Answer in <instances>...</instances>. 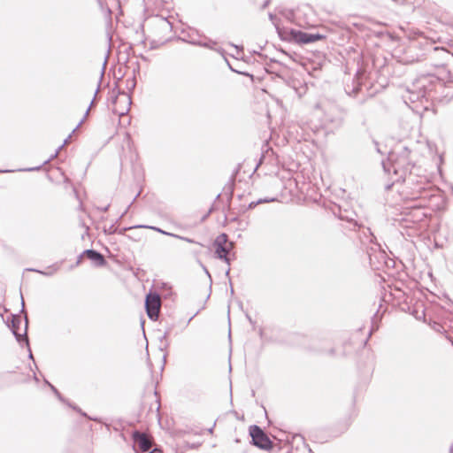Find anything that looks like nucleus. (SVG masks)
Here are the masks:
<instances>
[{
	"instance_id": "9d476101",
	"label": "nucleus",
	"mask_w": 453,
	"mask_h": 453,
	"mask_svg": "<svg viewBox=\"0 0 453 453\" xmlns=\"http://www.w3.org/2000/svg\"><path fill=\"white\" fill-rule=\"evenodd\" d=\"M132 437L134 443L142 452H148L152 449V441L146 434L134 431Z\"/></svg>"
},
{
	"instance_id": "f3484780",
	"label": "nucleus",
	"mask_w": 453,
	"mask_h": 453,
	"mask_svg": "<svg viewBox=\"0 0 453 453\" xmlns=\"http://www.w3.org/2000/svg\"><path fill=\"white\" fill-rule=\"evenodd\" d=\"M71 137H72V134H69V136L64 141V142L58 148L56 152L51 156V158H55L58 157L60 150L69 142V140L71 139Z\"/></svg>"
},
{
	"instance_id": "bb28decb",
	"label": "nucleus",
	"mask_w": 453,
	"mask_h": 453,
	"mask_svg": "<svg viewBox=\"0 0 453 453\" xmlns=\"http://www.w3.org/2000/svg\"><path fill=\"white\" fill-rule=\"evenodd\" d=\"M114 229H115V228L113 227V226H111V228H110L109 234H111V232H113V231H114Z\"/></svg>"
},
{
	"instance_id": "4468645a",
	"label": "nucleus",
	"mask_w": 453,
	"mask_h": 453,
	"mask_svg": "<svg viewBox=\"0 0 453 453\" xmlns=\"http://www.w3.org/2000/svg\"><path fill=\"white\" fill-rule=\"evenodd\" d=\"M188 42H190L191 44H194V45H199V46H203V47H206V48H211V45H209V43L207 42H205V39H202V38H193L190 36V40L188 41Z\"/></svg>"
},
{
	"instance_id": "9b49d317",
	"label": "nucleus",
	"mask_w": 453,
	"mask_h": 453,
	"mask_svg": "<svg viewBox=\"0 0 453 453\" xmlns=\"http://www.w3.org/2000/svg\"><path fill=\"white\" fill-rule=\"evenodd\" d=\"M82 256L87 257L89 260L93 261L96 266H104L106 264L104 257L95 250H86L81 255L80 259Z\"/></svg>"
},
{
	"instance_id": "f8f14e48",
	"label": "nucleus",
	"mask_w": 453,
	"mask_h": 453,
	"mask_svg": "<svg viewBox=\"0 0 453 453\" xmlns=\"http://www.w3.org/2000/svg\"><path fill=\"white\" fill-rule=\"evenodd\" d=\"M60 268V265L58 264H53L50 266H48L45 270H36V269H30V271L36 272L44 276H52L54 275Z\"/></svg>"
},
{
	"instance_id": "f03ea898",
	"label": "nucleus",
	"mask_w": 453,
	"mask_h": 453,
	"mask_svg": "<svg viewBox=\"0 0 453 453\" xmlns=\"http://www.w3.org/2000/svg\"><path fill=\"white\" fill-rule=\"evenodd\" d=\"M363 245L369 244L366 248V253L369 257V263L372 269L381 270L384 266H388V257L380 245L376 242V238L371 232L370 228L363 231V236H360Z\"/></svg>"
},
{
	"instance_id": "412c9836",
	"label": "nucleus",
	"mask_w": 453,
	"mask_h": 453,
	"mask_svg": "<svg viewBox=\"0 0 453 453\" xmlns=\"http://www.w3.org/2000/svg\"><path fill=\"white\" fill-rule=\"evenodd\" d=\"M48 384L50 385V388H51V389H52V391L55 393V395H57V396L61 400V401H63V398H62V396H61L60 393L58 392V390L54 386H52L51 384H50V383H48Z\"/></svg>"
},
{
	"instance_id": "2eb2a0df",
	"label": "nucleus",
	"mask_w": 453,
	"mask_h": 453,
	"mask_svg": "<svg viewBox=\"0 0 453 453\" xmlns=\"http://www.w3.org/2000/svg\"><path fill=\"white\" fill-rule=\"evenodd\" d=\"M134 227H140V228H149V229H152V230H155L158 233H161L163 234H165V235H169V236H172V233H168V232H165L158 227H156V226H147V225H138V226H134Z\"/></svg>"
},
{
	"instance_id": "473e14b6",
	"label": "nucleus",
	"mask_w": 453,
	"mask_h": 453,
	"mask_svg": "<svg viewBox=\"0 0 453 453\" xmlns=\"http://www.w3.org/2000/svg\"><path fill=\"white\" fill-rule=\"evenodd\" d=\"M309 452H310V453H313V452L311 451V449H309Z\"/></svg>"
},
{
	"instance_id": "4be33fe9",
	"label": "nucleus",
	"mask_w": 453,
	"mask_h": 453,
	"mask_svg": "<svg viewBox=\"0 0 453 453\" xmlns=\"http://www.w3.org/2000/svg\"><path fill=\"white\" fill-rule=\"evenodd\" d=\"M121 96H123L126 98L128 105H130L131 104V96L125 92L121 93Z\"/></svg>"
},
{
	"instance_id": "ddd939ff",
	"label": "nucleus",
	"mask_w": 453,
	"mask_h": 453,
	"mask_svg": "<svg viewBox=\"0 0 453 453\" xmlns=\"http://www.w3.org/2000/svg\"><path fill=\"white\" fill-rule=\"evenodd\" d=\"M276 201V198L274 197H265L264 199H258L257 201H253L250 203L248 208L249 209H254L257 205L263 203H271Z\"/></svg>"
},
{
	"instance_id": "c756f323",
	"label": "nucleus",
	"mask_w": 453,
	"mask_h": 453,
	"mask_svg": "<svg viewBox=\"0 0 453 453\" xmlns=\"http://www.w3.org/2000/svg\"><path fill=\"white\" fill-rule=\"evenodd\" d=\"M209 433H212V428L208 429Z\"/></svg>"
},
{
	"instance_id": "dca6fc26",
	"label": "nucleus",
	"mask_w": 453,
	"mask_h": 453,
	"mask_svg": "<svg viewBox=\"0 0 453 453\" xmlns=\"http://www.w3.org/2000/svg\"><path fill=\"white\" fill-rule=\"evenodd\" d=\"M268 17H269V19L272 21V23L274 25L276 30L278 31V34L280 35H281V32H280V27H279V24H278V19H277L276 15H274V14L270 12L268 14Z\"/></svg>"
},
{
	"instance_id": "c85d7f7f",
	"label": "nucleus",
	"mask_w": 453,
	"mask_h": 453,
	"mask_svg": "<svg viewBox=\"0 0 453 453\" xmlns=\"http://www.w3.org/2000/svg\"><path fill=\"white\" fill-rule=\"evenodd\" d=\"M229 272H230V268L228 267L227 270H226V275L229 274Z\"/></svg>"
},
{
	"instance_id": "7ed1b4c3",
	"label": "nucleus",
	"mask_w": 453,
	"mask_h": 453,
	"mask_svg": "<svg viewBox=\"0 0 453 453\" xmlns=\"http://www.w3.org/2000/svg\"><path fill=\"white\" fill-rule=\"evenodd\" d=\"M316 108L323 111V122L326 127L338 128L342 125L346 111L334 101L323 100L316 104Z\"/></svg>"
},
{
	"instance_id": "20e7f679",
	"label": "nucleus",
	"mask_w": 453,
	"mask_h": 453,
	"mask_svg": "<svg viewBox=\"0 0 453 453\" xmlns=\"http://www.w3.org/2000/svg\"><path fill=\"white\" fill-rule=\"evenodd\" d=\"M215 248V257L219 259L225 261L227 265H230V258L228 253L233 249L234 244L228 242V237L226 234H220L217 236L213 242Z\"/></svg>"
},
{
	"instance_id": "a878e982",
	"label": "nucleus",
	"mask_w": 453,
	"mask_h": 453,
	"mask_svg": "<svg viewBox=\"0 0 453 453\" xmlns=\"http://www.w3.org/2000/svg\"><path fill=\"white\" fill-rule=\"evenodd\" d=\"M21 304H22L21 312H25L24 300H23L22 296H21Z\"/></svg>"
},
{
	"instance_id": "7c9ffc66",
	"label": "nucleus",
	"mask_w": 453,
	"mask_h": 453,
	"mask_svg": "<svg viewBox=\"0 0 453 453\" xmlns=\"http://www.w3.org/2000/svg\"><path fill=\"white\" fill-rule=\"evenodd\" d=\"M29 357H30V358H33V355H32V353H31V352H30V354H29Z\"/></svg>"
},
{
	"instance_id": "5701e85b",
	"label": "nucleus",
	"mask_w": 453,
	"mask_h": 453,
	"mask_svg": "<svg viewBox=\"0 0 453 453\" xmlns=\"http://www.w3.org/2000/svg\"><path fill=\"white\" fill-rule=\"evenodd\" d=\"M109 207H110V204H107L103 207H96V210L105 212L109 210Z\"/></svg>"
},
{
	"instance_id": "a211bd4d",
	"label": "nucleus",
	"mask_w": 453,
	"mask_h": 453,
	"mask_svg": "<svg viewBox=\"0 0 453 453\" xmlns=\"http://www.w3.org/2000/svg\"><path fill=\"white\" fill-rule=\"evenodd\" d=\"M93 103H94V100H92V102H91L90 105H92V104H93ZM90 107H91V106H89V107L87 109V111H86V112H85V115H84V117H83V119L79 122V124L77 125V127L73 130V133H74V132H75V131H76V130H77V129H78V128L82 125V123L84 122L85 119H86V118L88 117V112H89V111H90Z\"/></svg>"
},
{
	"instance_id": "6ab92c4d",
	"label": "nucleus",
	"mask_w": 453,
	"mask_h": 453,
	"mask_svg": "<svg viewBox=\"0 0 453 453\" xmlns=\"http://www.w3.org/2000/svg\"><path fill=\"white\" fill-rule=\"evenodd\" d=\"M172 237H174V238H177V239H180V240H182V241H185L187 242H189V243H197L195 240L193 239H190L188 237H185V236H180V235H178V234H172Z\"/></svg>"
},
{
	"instance_id": "1a4fd4ad",
	"label": "nucleus",
	"mask_w": 453,
	"mask_h": 453,
	"mask_svg": "<svg viewBox=\"0 0 453 453\" xmlns=\"http://www.w3.org/2000/svg\"><path fill=\"white\" fill-rule=\"evenodd\" d=\"M289 34L296 42L301 44L311 43L324 38V36L319 34L306 33L296 29H291Z\"/></svg>"
},
{
	"instance_id": "aec40b11",
	"label": "nucleus",
	"mask_w": 453,
	"mask_h": 453,
	"mask_svg": "<svg viewBox=\"0 0 453 453\" xmlns=\"http://www.w3.org/2000/svg\"><path fill=\"white\" fill-rule=\"evenodd\" d=\"M133 228H135V227L134 226H129V227L121 228L119 230L114 229V231L112 233H118L119 234H123L126 231L133 229Z\"/></svg>"
},
{
	"instance_id": "cd10ccee",
	"label": "nucleus",
	"mask_w": 453,
	"mask_h": 453,
	"mask_svg": "<svg viewBox=\"0 0 453 453\" xmlns=\"http://www.w3.org/2000/svg\"><path fill=\"white\" fill-rule=\"evenodd\" d=\"M135 86V82L134 81H132V88H134Z\"/></svg>"
},
{
	"instance_id": "b1692460",
	"label": "nucleus",
	"mask_w": 453,
	"mask_h": 453,
	"mask_svg": "<svg viewBox=\"0 0 453 453\" xmlns=\"http://www.w3.org/2000/svg\"><path fill=\"white\" fill-rule=\"evenodd\" d=\"M270 3H271V0H265L264 2V4H262L261 9L262 10L265 9L270 4Z\"/></svg>"
},
{
	"instance_id": "39448f33",
	"label": "nucleus",
	"mask_w": 453,
	"mask_h": 453,
	"mask_svg": "<svg viewBox=\"0 0 453 453\" xmlns=\"http://www.w3.org/2000/svg\"><path fill=\"white\" fill-rule=\"evenodd\" d=\"M249 432L253 445L265 450H269L273 448V441L260 426L252 425L250 426Z\"/></svg>"
},
{
	"instance_id": "0eeeda50",
	"label": "nucleus",
	"mask_w": 453,
	"mask_h": 453,
	"mask_svg": "<svg viewBox=\"0 0 453 453\" xmlns=\"http://www.w3.org/2000/svg\"><path fill=\"white\" fill-rule=\"evenodd\" d=\"M161 307L160 296L156 292H150L146 296L145 308L148 317L151 320H157Z\"/></svg>"
},
{
	"instance_id": "393cba45",
	"label": "nucleus",
	"mask_w": 453,
	"mask_h": 453,
	"mask_svg": "<svg viewBox=\"0 0 453 453\" xmlns=\"http://www.w3.org/2000/svg\"><path fill=\"white\" fill-rule=\"evenodd\" d=\"M148 453H162V452L159 449H150V451H148Z\"/></svg>"
},
{
	"instance_id": "423d86ee",
	"label": "nucleus",
	"mask_w": 453,
	"mask_h": 453,
	"mask_svg": "<svg viewBox=\"0 0 453 453\" xmlns=\"http://www.w3.org/2000/svg\"><path fill=\"white\" fill-rule=\"evenodd\" d=\"M149 24L153 27L156 35L161 40H167L173 30L172 23L163 16L157 15L151 18Z\"/></svg>"
},
{
	"instance_id": "f257e3e1",
	"label": "nucleus",
	"mask_w": 453,
	"mask_h": 453,
	"mask_svg": "<svg viewBox=\"0 0 453 453\" xmlns=\"http://www.w3.org/2000/svg\"><path fill=\"white\" fill-rule=\"evenodd\" d=\"M410 154L407 147H402L399 150L390 152L387 161H382L383 170L390 176L392 183L406 180L412 181L411 170L414 164L410 158Z\"/></svg>"
},
{
	"instance_id": "6e6552de",
	"label": "nucleus",
	"mask_w": 453,
	"mask_h": 453,
	"mask_svg": "<svg viewBox=\"0 0 453 453\" xmlns=\"http://www.w3.org/2000/svg\"><path fill=\"white\" fill-rule=\"evenodd\" d=\"M24 319H25V325H24V330L22 333L20 332V325L22 323V318L19 315H12L11 316V325H9V326L11 327V329L18 342H21V341L24 340L26 342V344L28 345V338L27 335V314H25Z\"/></svg>"
},
{
	"instance_id": "2f4dec72",
	"label": "nucleus",
	"mask_w": 453,
	"mask_h": 453,
	"mask_svg": "<svg viewBox=\"0 0 453 453\" xmlns=\"http://www.w3.org/2000/svg\"><path fill=\"white\" fill-rule=\"evenodd\" d=\"M51 159H52V158L50 157V158L49 159V161H50V160H51ZM45 163H48V160H45Z\"/></svg>"
}]
</instances>
